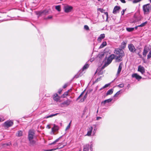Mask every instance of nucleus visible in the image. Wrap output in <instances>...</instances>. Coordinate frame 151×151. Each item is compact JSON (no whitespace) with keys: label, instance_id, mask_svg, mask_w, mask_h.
Returning a JSON list of instances; mask_svg holds the SVG:
<instances>
[{"label":"nucleus","instance_id":"1","mask_svg":"<svg viewBox=\"0 0 151 151\" xmlns=\"http://www.w3.org/2000/svg\"><path fill=\"white\" fill-rule=\"evenodd\" d=\"M114 53L118 55L116 58V62H119L122 60V58L125 55L124 52L122 49L119 48H116L114 50Z\"/></svg>","mask_w":151,"mask_h":151},{"label":"nucleus","instance_id":"2","mask_svg":"<svg viewBox=\"0 0 151 151\" xmlns=\"http://www.w3.org/2000/svg\"><path fill=\"white\" fill-rule=\"evenodd\" d=\"M35 131L34 130H30L28 132V139L30 144L32 145H34L36 142L33 139L35 135Z\"/></svg>","mask_w":151,"mask_h":151},{"label":"nucleus","instance_id":"3","mask_svg":"<svg viewBox=\"0 0 151 151\" xmlns=\"http://www.w3.org/2000/svg\"><path fill=\"white\" fill-rule=\"evenodd\" d=\"M142 9L144 14H149L151 10V6L150 4L144 5L142 6Z\"/></svg>","mask_w":151,"mask_h":151},{"label":"nucleus","instance_id":"4","mask_svg":"<svg viewBox=\"0 0 151 151\" xmlns=\"http://www.w3.org/2000/svg\"><path fill=\"white\" fill-rule=\"evenodd\" d=\"M116 55L114 54H112L107 58V61L105 63V65H108L112 62L113 59L116 57Z\"/></svg>","mask_w":151,"mask_h":151},{"label":"nucleus","instance_id":"5","mask_svg":"<svg viewBox=\"0 0 151 151\" xmlns=\"http://www.w3.org/2000/svg\"><path fill=\"white\" fill-rule=\"evenodd\" d=\"M93 146L92 144L90 145L89 144H86L83 146V151H88L89 149L91 151H92V147Z\"/></svg>","mask_w":151,"mask_h":151},{"label":"nucleus","instance_id":"6","mask_svg":"<svg viewBox=\"0 0 151 151\" xmlns=\"http://www.w3.org/2000/svg\"><path fill=\"white\" fill-rule=\"evenodd\" d=\"M73 7L71 6L67 5L64 6V11L65 13L70 12L73 9Z\"/></svg>","mask_w":151,"mask_h":151},{"label":"nucleus","instance_id":"7","mask_svg":"<svg viewBox=\"0 0 151 151\" xmlns=\"http://www.w3.org/2000/svg\"><path fill=\"white\" fill-rule=\"evenodd\" d=\"M13 124V122L12 120H8L5 122L4 123V126L7 127L12 126Z\"/></svg>","mask_w":151,"mask_h":151},{"label":"nucleus","instance_id":"8","mask_svg":"<svg viewBox=\"0 0 151 151\" xmlns=\"http://www.w3.org/2000/svg\"><path fill=\"white\" fill-rule=\"evenodd\" d=\"M71 101H72L70 99H68L61 103L60 104V105L61 107L67 106L70 104Z\"/></svg>","mask_w":151,"mask_h":151},{"label":"nucleus","instance_id":"9","mask_svg":"<svg viewBox=\"0 0 151 151\" xmlns=\"http://www.w3.org/2000/svg\"><path fill=\"white\" fill-rule=\"evenodd\" d=\"M137 71L140 72L142 74H144L145 72V69L141 65H139L138 66Z\"/></svg>","mask_w":151,"mask_h":151},{"label":"nucleus","instance_id":"10","mask_svg":"<svg viewBox=\"0 0 151 151\" xmlns=\"http://www.w3.org/2000/svg\"><path fill=\"white\" fill-rule=\"evenodd\" d=\"M128 48L130 51L132 52H134L136 50L134 45L132 44L129 45Z\"/></svg>","mask_w":151,"mask_h":151},{"label":"nucleus","instance_id":"11","mask_svg":"<svg viewBox=\"0 0 151 151\" xmlns=\"http://www.w3.org/2000/svg\"><path fill=\"white\" fill-rule=\"evenodd\" d=\"M150 50V49L149 47L145 46L144 48L143 51L142 53L143 55L145 57L148 52Z\"/></svg>","mask_w":151,"mask_h":151},{"label":"nucleus","instance_id":"12","mask_svg":"<svg viewBox=\"0 0 151 151\" xmlns=\"http://www.w3.org/2000/svg\"><path fill=\"white\" fill-rule=\"evenodd\" d=\"M120 7L119 6H115L113 9L112 13L114 14H116L119 12V10L120 9Z\"/></svg>","mask_w":151,"mask_h":151},{"label":"nucleus","instance_id":"13","mask_svg":"<svg viewBox=\"0 0 151 151\" xmlns=\"http://www.w3.org/2000/svg\"><path fill=\"white\" fill-rule=\"evenodd\" d=\"M53 99L54 101H58L60 99V97L58 96L57 93H56L53 96Z\"/></svg>","mask_w":151,"mask_h":151},{"label":"nucleus","instance_id":"14","mask_svg":"<svg viewBox=\"0 0 151 151\" xmlns=\"http://www.w3.org/2000/svg\"><path fill=\"white\" fill-rule=\"evenodd\" d=\"M132 77L133 78H135L136 79L139 80L141 79L142 77L137 73H134L132 74Z\"/></svg>","mask_w":151,"mask_h":151},{"label":"nucleus","instance_id":"15","mask_svg":"<svg viewBox=\"0 0 151 151\" xmlns=\"http://www.w3.org/2000/svg\"><path fill=\"white\" fill-rule=\"evenodd\" d=\"M93 128L91 126L89 127L87 129L88 132L86 135L88 136H91V135L92 131L93 130Z\"/></svg>","mask_w":151,"mask_h":151},{"label":"nucleus","instance_id":"16","mask_svg":"<svg viewBox=\"0 0 151 151\" xmlns=\"http://www.w3.org/2000/svg\"><path fill=\"white\" fill-rule=\"evenodd\" d=\"M59 129V127L58 126L54 124L53 127L52 128V132L54 133L56 131L58 130Z\"/></svg>","mask_w":151,"mask_h":151},{"label":"nucleus","instance_id":"17","mask_svg":"<svg viewBox=\"0 0 151 151\" xmlns=\"http://www.w3.org/2000/svg\"><path fill=\"white\" fill-rule=\"evenodd\" d=\"M105 37V35L104 34H101L100 36L97 39V40L99 42H101L102 40L104 39Z\"/></svg>","mask_w":151,"mask_h":151},{"label":"nucleus","instance_id":"18","mask_svg":"<svg viewBox=\"0 0 151 151\" xmlns=\"http://www.w3.org/2000/svg\"><path fill=\"white\" fill-rule=\"evenodd\" d=\"M122 63H120L119 66V68L117 70L116 75L118 76L119 74L120 73L122 70Z\"/></svg>","mask_w":151,"mask_h":151},{"label":"nucleus","instance_id":"19","mask_svg":"<svg viewBox=\"0 0 151 151\" xmlns=\"http://www.w3.org/2000/svg\"><path fill=\"white\" fill-rule=\"evenodd\" d=\"M112 100V99L110 98L109 99L105 100L104 101L102 102L101 104H103L104 105L106 103H108L111 102Z\"/></svg>","mask_w":151,"mask_h":151},{"label":"nucleus","instance_id":"20","mask_svg":"<svg viewBox=\"0 0 151 151\" xmlns=\"http://www.w3.org/2000/svg\"><path fill=\"white\" fill-rule=\"evenodd\" d=\"M127 42V41H126L123 42L122 43L120 47L121 48V49H124L126 47Z\"/></svg>","mask_w":151,"mask_h":151},{"label":"nucleus","instance_id":"21","mask_svg":"<svg viewBox=\"0 0 151 151\" xmlns=\"http://www.w3.org/2000/svg\"><path fill=\"white\" fill-rule=\"evenodd\" d=\"M47 11H39L37 13V14L41 16L42 15V14H46L47 13Z\"/></svg>","mask_w":151,"mask_h":151},{"label":"nucleus","instance_id":"22","mask_svg":"<svg viewBox=\"0 0 151 151\" xmlns=\"http://www.w3.org/2000/svg\"><path fill=\"white\" fill-rule=\"evenodd\" d=\"M107 45V43L106 41L103 42L100 46L99 48H102Z\"/></svg>","mask_w":151,"mask_h":151},{"label":"nucleus","instance_id":"23","mask_svg":"<svg viewBox=\"0 0 151 151\" xmlns=\"http://www.w3.org/2000/svg\"><path fill=\"white\" fill-rule=\"evenodd\" d=\"M59 114V113H57L55 114H51L49 116H47L45 117V118L46 119H47V118H49L50 117H52L53 116H56Z\"/></svg>","mask_w":151,"mask_h":151},{"label":"nucleus","instance_id":"24","mask_svg":"<svg viewBox=\"0 0 151 151\" xmlns=\"http://www.w3.org/2000/svg\"><path fill=\"white\" fill-rule=\"evenodd\" d=\"M113 89H110L108 90L106 93V95H111L113 93Z\"/></svg>","mask_w":151,"mask_h":151},{"label":"nucleus","instance_id":"25","mask_svg":"<svg viewBox=\"0 0 151 151\" xmlns=\"http://www.w3.org/2000/svg\"><path fill=\"white\" fill-rule=\"evenodd\" d=\"M87 96V93H86L84 95L83 98L81 99V102H83L86 99Z\"/></svg>","mask_w":151,"mask_h":151},{"label":"nucleus","instance_id":"26","mask_svg":"<svg viewBox=\"0 0 151 151\" xmlns=\"http://www.w3.org/2000/svg\"><path fill=\"white\" fill-rule=\"evenodd\" d=\"M89 67V65L88 64L86 63L83 67L82 68V70L83 71L85 69L88 68Z\"/></svg>","mask_w":151,"mask_h":151},{"label":"nucleus","instance_id":"27","mask_svg":"<svg viewBox=\"0 0 151 151\" xmlns=\"http://www.w3.org/2000/svg\"><path fill=\"white\" fill-rule=\"evenodd\" d=\"M62 136H61L60 137L58 138L57 139H56L50 145H53V144H55L56 142H58V141L59 140L61 139V138L62 137Z\"/></svg>","mask_w":151,"mask_h":151},{"label":"nucleus","instance_id":"28","mask_svg":"<svg viewBox=\"0 0 151 151\" xmlns=\"http://www.w3.org/2000/svg\"><path fill=\"white\" fill-rule=\"evenodd\" d=\"M55 9L58 12L61 11V8L60 5L56 6L55 7Z\"/></svg>","mask_w":151,"mask_h":151},{"label":"nucleus","instance_id":"29","mask_svg":"<svg viewBox=\"0 0 151 151\" xmlns=\"http://www.w3.org/2000/svg\"><path fill=\"white\" fill-rule=\"evenodd\" d=\"M134 29V27H131V28H127L126 30H127L129 32H130L133 31Z\"/></svg>","mask_w":151,"mask_h":151},{"label":"nucleus","instance_id":"30","mask_svg":"<svg viewBox=\"0 0 151 151\" xmlns=\"http://www.w3.org/2000/svg\"><path fill=\"white\" fill-rule=\"evenodd\" d=\"M147 21H146L144 22H143L140 25H138L139 27H143L145 26L146 24L147 23Z\"/></svg>","mask_w":151,"mask_h":151},{"label":"nucleus","instance_id":"31","mask_svg":"<svg viewBox=\"0 0 151 151\" xmlns=\"http://www.w3.org/2000/svg\"><path fill=\"white\" fill-rule=\"evenodd\" d=\"M22 132L21 131H19L18 132V133L17 134V136L18 137H20L22 136Z\"/></svg>","mask_w":151,"mask_h":151},{"label":"nucleus","instance_id":"32","mask_svg":"<svg viewBox=\"0 0 151 151\" xmlns=\"http://www.w3.org/2000/svg\"><path fill=\"white\" fill-rule=\"evenodd\" d=\"M68 91L65 92L64 94L62 96V97L63 98L67 96L68 95Z\"/></svg>","mask_w":151,"mask_h":151},{"label":"nucleus","instance_id":"33","mask_svg":"<svg viewBox=\"0 0 151 151\" xmlns=\"http://www.w3.org/2000/svg\"><path fill=\"white\" fill-rule=\"evenodd\" d=\"M110 85V84H105L102 88H101V89H100L99 90L101 91V89H102L103 88H106L109 86Z\"/></svg>","mask_w":151,"mask_h":151},{"label":"nucleus","instance_id":"34","mask_svg":"<svg viewBox=\"0 0 151 151\" xmlns=\"http://www.w3.org/2000/svg\"><path fill=\"white\" fill-rule=\"evenodd\" d=\"M121 90L118 91L114 96V97H117L120 93Z\"/></svg>","mask_w":151,"mask_h":151},{"label":"nucleus","instance_id":"35","mask_svg":"<svg viewBox=\"0 0 151 151\" xmlns=\"http://www.w3.org/2000/svg\"><path fill=\"white\" fill-rule=\"evenodd\" d=\"M124 86V83H121V84H119V85H117V87H118L119 88H123Z\"/></svg>","mask_w":151,"mask_h":151},{"label":"nucleus","instance_id":"36","mask_svg":"<svg viewBox=\"0 0 151 151\" xmlns=\"http://www.w3.org/2000/svg\"><path fill=\"white\" fill-rule=\"evenodd\" d=\"M71 121L70 122V123H69L68 125V126L66 128L65 130H67L69 129L70 126V124H71Z\"/></svg>","mask_w":151,"mask_h":151},{"label":"nucleus","instance_id":"37","mask_svg":"<svg viewBox=\"0 0 151 151\" xmlns=\"http://www.w3.org/2000/svg\"><path fill=\"white\" fill-rule=\"evenodd\" d=\"M84 28L86 30H89V27L87 25H85L84 26Z\"/></svg>","mask_w":151,"mask_h":151},{"label":"nucleus","instance_id":"38","mask_svg":"<svg viewBox=\"0 0 151 151\" xmlns=\"http://www.w3.org/2000/svg\"><path fill=\"white\" fill-rule=\"evenodd\" d=\"M84 93V91L82 92V93H81V94H80V95L78 97L76 101H78L79 99L81 97V96L83 95V93Z\"/></svg>","mask_w":151,"mask_h":151},{"label":"nucleus","instance_id":"39","mask_svg":"<svg viewBox=\"0 0 151 151\" xmlns=\"http://www.w3.org/2000/svg\"><path fill=\"white\" fill-rule=\"evenodd\" d=\"M151 58V54L149 52L148 54L147 55V59H149Z\"/></svg>","mask_w":151,"mask_h":151},{"label":"nucleus","instance_id":"40","mask_svg":"<svg viewBox=\"0 0 151 151\" xmlns=\"http://www.w3.org/2000/svg\"><path fill=\"white\" fill-rule=\"evenodd\" d=\"M98 73L99 74V75H102L103 74V72L102 70H100L98 72Z\"/></svg>","mask_w":151,"mask_h":151},{"label":"nucleus","instance_id":"41","mask_svg":"<svg viewBox=\"0 0 151 151\" xmlns=\"http://www.w3.org/2000/svg\"><path fill=\"white\" fill-rule=\"evenodd\" d=\"M4 120V118L2 116H0V122L3 121Z\"/></svg>","mask_w":151,"mask_h":151},{"label":"nucleus","instance_id":"42","mask_svg":"<svg viewBox=\"0 0 151 151\" xmlns=\"http://www.w3.org/2000/svg\"><path fill=\"white\" fill-rule=\"evenodd\" d=\"M101 77H102V76H101L100 77H99V78H97V79L96 80V81L98 82V81H99L101 79Z\"/></svg>","mask_w":151,"mask_h":151},{"label":"nucleus","instance_id":"43","mask_svg":"<svg viewBox=\"0 0 151 151\" xmlns=\"http://www.w3.org/2000/svg\"><path fill=\"white\" fill-rule=\"evenodd\" d=\"M52 18V16H49L45 18L46 19H51Z\"/></svg>","mask_w":151,"mask_h":151},{"label":"nucleus","instance_id":"44","mask_svg":"<svg viewBox=\"0 0 151 151\" xmlns=\"http://www.w3.org/2000/svg\"><path fill=\"white\" fill-rule=\"evenodd\" d=\"M97 129L96 128L94 129L93 131V135H94L96 133Z\"/></svg>","mask_w":151,"mask_h":151},{"label":"nucleus","instance_id":"45","mask_svg":"<svg viewBox=\"0 0 151 151\" xmlns=\"http://www.w3.org/2000/svg\"><path fill=\"white\" fill-rule=\"evenodd\" d=\"M62 89H60L59 90H58V93H59V94H60L61 93V92H62Z\"/></svg>","mask_w":151,"mask_h":151},{"label":"nucleus","instance_id":"46","mask_svg":"<svg viewBox=\"0 0 151 151\" xmlns=\"http://www.w3.org/2000/svg\"><path fill=\"white\" fill-rule=\"evenodd\" d=\"M68 85L67 84H65L63 86L64 88H65Z\"/></svg>","mask_w":151,"mask_h":151},{"label":"nucleus","instance_id":"47","mask_svg":"<svg viewBox=\"0 0 151 151\" xmlns=\"http://www.w3.org/2000/svg\"><path fill=\"white\" fill-rule=\"evenodd\" d=\"M123 3H126V1L125 0H120Z\"/></svg>","mask_w":151,"mask_h":151},{"label":"nucleus","instance_id":"48","mask_svg":"<svg viewBox=\"0 0 151 151\" xmlns=\"http://www.w3.org/2000/svg\"><path fill=\"white\" fill-rule=\"evenodd\" d=\"M53 149H50V150H44V151H52V150H53Z\"/></svg>","mask_w":151,"mask_h":151},{"label":"nucleus","instance_id":"49","mask_svg":"<svg viewBox=\"0 0 151 151\" xmlns=\"http://www.w3.org/2000/svg\"><path fill=\"white\" fill-rule=\"evenodd\" d=\"M101 118L100 117H96V120H99L100 119H101Z\"/></svg>","mask_w":151,"mask_h":151},{"label":"nucleus","instance_id":"50","mask_svg":"<svg viewBox=\"0 0 151 151\" xmlns=\"http://www.w3.org/2000/svg\"><path fill=\"white\" fill-rule=\"evenodd\" d=\"M122 15H123L124 12V10H123V11L122 12Z\"/></svg>","mask_w":151,"mask_h":151},{"label":"nucleus","instance_id":"51","mask_svg":"<svg viewBox=\"0 0 151 151\" xmlns=\"http://www.w3.org/2000/svg\"><path fill=\"white\" fill-rule=\"evenodd\" d=\"M47 128L48 129H50V125H47Z\"/></svg>","mask_w":151,"mask_h":151},{"label":"nucleus","instance_id":"52","mask_svg":"<svg viewBox=\"0 0 151 151\" xmlns=\"http://www.w3.org/2000/svg\"><path fill=\"white\" fill-rule=\"evenodd\" d=\"M74 77H75L76 78H77L78 77V76H75Z\"/></svg>","mask_w":151,"mask_h":151},{"label":"nucleus","instance_id":"53","mask_svg":"<svg viewBox=\"0 0 151 151\" xmlns=\"http://www.w3.org/2000/svg\"><path fill=\"white\" fill-rule=\"evenodd\" d=\"M138 27H139V26H138H138H136V27H135L134 28H135L136 29H137V28Z\"/></svg>","mask_w":151,"mask_h":151},{"label":"nucleus","instance_id":"54","mask_svg":"<svg viewBox=\"0 0 151 151\" xmlns=\"http://www.w3.org/2000/svg\"><path fill=\"white\" fill-rule=\"evenodd\" d=\"M99 10L101 12V10H102V9H99Z\"/></svg>","mask_w":151,"mask_h":151},{"label":"nucleus","instance_id":"55","mask_svg":"<svg viewBox=\"0 0 151 151\" xmlns=\"http://www.w3.org/2000/svg\"><path fill=\"white\" fill-rule=\"evenodd\" d=\"M150 0V3H151V0Z\"/></svg>","mask_w":151,"mask_h":151},{"label":"nucleus","instance_id":"56","mask_svg":"<svg viewBox=\"0 0 151 151\" xmlns=\"http://www.w3.org/2000/svg\"><path fill=\"white\" fill-rule=\"evenodd\" d=\"M141 57H142V55H141L140 56V57L141 58Z\"/></svg>","mask_w":151,"mask_h":151},{"label":"nucleus","instance_id":"57","mask_svg":"<svg viewBox=\"0 0 151 151\" xmlns=\"http://www.w3.org/2000/svg\"><path fill=\"white\" fill-rule=\"evenodd\" d=\"M62 124L61 123L60 124H61V125Z\"/></svg>","mask_w":151,"mask_h":151},{"label":"nucleus","instance_id":"58","mask_svg":"<svg viewBox=\"0 0 151 151\" xmlns=\"http://www.w3.org/2000/svg\"><path fill=\"white\" fill-rule=\"evenodd\" d=\"M60 1H63V0H60Z\"/></svg>","mask_w":151,"mask_h":151},{"label":"nucleus","instance_id":"59","mask_svg":"<svg viewBox=\"0 0 151 151\" xmlns=\"http://www.w3.org/2000/svg\"><path fill=\"white\" fill-rule=\"evenodd\" d=\"M98 110L97 111V112H98Z\"/></svg>","mask_w":151,"mask_h":151},{"label":"nucleus","instance_id":"60","mask_svg":"<svg viewBox=\"0 0 151 151\" xmlns=\"http://www.w3.org/2000/svg\"><path fill=\"white\" fill-rule=\"evenodd\" d=\"M99 1H100V0H98Z\"/></svg>","mask_w":151,"mask_h":151},{"label":"nucleus","instance_id":"61","mask_svg":"<svg viewBox=\"0 0 151 151\" xmlns=\"http://www.w3.org/2000/svg\"><path fill=\"white\" fill-rule=\"evenodd\" d=\"M79 151H81L80 150Z\"/></svg>","mask_w":151,"mask_h":151}]
</instances>
